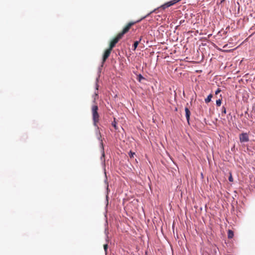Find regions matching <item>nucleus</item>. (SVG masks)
Segmentation results:
<instances>
[{
  "label": "nucleus",
  "instance_id": "9b49d317",
  "mask_svg": "<svg viewBox=\"0 0 255 255\" xmlns=\"http://www.w3.org/2000/svg\"><path fill=\"white\" fill-rule=\"evenodd\" d=\"M112 125L114 127L115 129H118V127L117 126V122L116 121V118H114V121L112 122Z\"/></svg>",
  "mask_w": 255,
  "mask_h": 255
},
{
  "label": "nucleus",
  "instance_id": "4468645a",
  "mask_svg": "<svg viewBox=\"0 0 255 255\" xmlns=\"http://www.w3.org/2000/svg\"><path fill=\"white\" fill-rule=\"evenodd\" d=\"M101 144L102 149V156L104 157L105 153H104V146H103V143L102 141H101Z\"/></svg>",
  "mask_w": 255,
  "mask_h": 255
},
{
  "label": "nucleus",
  "instance_id": "1a4fd4ad",
  "mask_svg": "<svg viewBox=\"0 0 255 255\" xmlns=\"http://www.w3.org/2000/svg\"><path fill=\"white\" fill-rule=\"evenodd\" d=\"M228 237L229 239H232L234 237V232L231 230H229L228 232Z\"/></svg>",
  "mask_w": 255,
  "mask_h": 255
},
{
  "label": "nucleus",
  "instance_id": "6ab92c4d",
  "mask_svg": "<svg viewBox=\"0 0 255 255\" xmlns=\"http://www.w3.org/2000/svg\"><path fill=\"white\" fill-rule=\"evenodd\" d=\"M229 180L230 181H233V178H232V176H231L229 177Z\"/></svg>",
  "mask_w": 255,
  "mask_h": 255
},
{
  "label": "nucleus",
  "instance_id": "ddd939ff",
  "mask_svg": "<svg viewBox=\"0 0 255 255\" xmlns=\"http://www.w3.org/2000/svg\"><path fill=\"white\" fill-rule=\"evenodd\" d=\"M226 114V109L225 107H223L222 108V115H225Z\"/></svg>",
  "mask_w": 255,
  "mask_h": 255
},
{
  "label": "nucleus",
  "instance_id": "412c9836",
  "mask_svg": "<svg viewBox=\"0 0 255 255\" xmlns=\"http://www.w3.org/2000/svg\"><path fill=\"white\" fill-rule=\"evenodd\" d=\"M98 86H97V87H96V90H98Z\"/></svg>",
  "mask_w": 255,
  "mask_h": 255
},
{
  "label": "nucleus",
  "instance_id": "f8f14e48",
  "mask_svg": "<svg viewBox=\"0 0 255 255\" xmlns=\"http://www.w3.org/2000/svg\"><path fill=\"white\" fill-rule=\"evenodd\" d=\"M222 99H219L216 101V105L217 106L220 107L221 105Z\"/></svg>",
  "mask_w": 255,
  "mask_h": 255
},
{
  "label": "nucleus",
  "instance_id": "f03ea898",
  "mask_svg": "<svg viewBox=\"0 0 255 255\" xmlns=\"http://www.w3.org/2000/svg\"><path fill=\"white\" fill-rule=\"evenodd\" d=\"M98 107L97 105L92 107V119L95 126H97V123L99 122L100 116L98 113Z\"/></svg>",
  "mask_w": 255,
  "mask_h": 255
},
{
  "label": "nucleus",
  "instance_id": "aec40b11",
  "mask_svg": "<svg viewBox=\"0 0 255 255\" xmlns=\"http://www.w3.org/2000/svg\"><path fill=\"white\" fill-rule=\"evenodd\" d=\"M95 97H98V93H95Z\"/></svg>",
  "mask_w": 255,
  "mask_h": 255
},
{
  "label": "nucleus",
  "instance_id": "20e7f679",
  "mask_svg": "<svg viewBox=\"0 0 255 255\" xmlns=\"http://www.w3.org/2000/svg\"><path fill=\"white\" fill-rule=\"evenodd\" d=\"M240 141L241 143L246 142L249 141V134L246 132H243L239 135Z\"/></svg>",
  "mask_w": 255,
  "mask_h": 255
},
{
  "label": "nucleus",
  "instance_id": "6e6552de",
  "mask_svg": "<svg viewBox=\"0 0 255 255\" xmlns=\"http://www.w3.org/2000/svg\"><path fill=\"white\" fill-rule=\"evenodd\" d=\"M141 37L140 38L139 41H136L134 42L133 45V50H135L136 49V48H137V47L139 43L141 41Z\"/></svg>",
  "mask_w": 255,
  "mask_h": 255
},
{
  "label": "nucleus",
  "instance_id": "7ed1b4c3",
  "mask_svg": "<svg viewBox=\"0 0 255 255\" xmlns=\"http://www.w3.org/2000/svg\"><path fill=\"white\" fill-rule=\"evenodd\" d=\"M122 38V37L118 34L116 37H115L110 42L109 47L110 49H112L116 45V44L118 42V41Z\"/></svg>",
  "mask_w": 255,
  "mask_h": 255
},
{
  "label": "nucleus",
  "instance_id": "a211bd4d",
  "mask_svg": "<svg viewBox=\"0 0 255 255\" xmlns=\"http://www.w3.org/2000/svg\"><path fill=\"white\" fill-rule=\"evenodd\" d=\"M144 78L141 75H139L138 76V81H140L141 79H143Z\"/></svg>",
  "mask_w": 255,
  "mask_h": 255
},
{
  "label": "nucleus",
  "instance_id": "9d476101",
  "mask_svg": "<svg viewBox=\"0 0 255 255\" xmlns=\"http://www.w3.org/2000/svg\"><path fill=\"white\" fill-rule=\"evenodd\" d=\"M213 97L212 94H210L206 99H205V102L206 103H208L211 101V99Z\"/></svg>",
  "mask_w": 255,
  "mask_h": 255
},
{
  "label": "nucleus",
  "instance_id": "f3484780",
  "mask_svg": "<svg viewBox=\"0 0 255 255\" xmlns=\"http://www.w3.org/2000/svg\"><path fill=\"white\" fill-rule=\"evenodd\" d=\"M221 91V89L220 88H218L215 92V94L218 95L219 93H220Z\"/></svg>",
  "mask_w": 255,
  "mask_h": 255
},
{
  "label": "nucleus",
  "instance_id": "dca6fc26",
  "mask_svg": "<svg viewBox=\"0 0 255 255\" xmlns=\"http://www.w3.org/2000/svg\"><path fill=\"white\" fill-rule=\"evenodd\" d=\"M135 154L134 152H132V151H130L128 153V155L129 156H130V158H132L133 157V155Z\"/></svg>",
  "mask_w": 255,
  "mask_h": 255
},
{
  "label": "nucleus",
  "instance_id": "0eeeda50",
  "mask_svg": "<svg viewBox=\"0 0 255 255\" xmlns=\"http://www.w3.org/2000/svg\"><path fill=\"white\" fill-rule=\"evenodd\" d=\"M185 111L186 118L188 123H189V119H190V112L187 107L185 108Z\"/></svg>",
  "mask_w": 255,
  "mask_h": 255
},
{
  "label": "nucleus",
  "instance_id": "2eb2a0df",
  "mask_svg": "<svg viewBox=\"0 0 255 255\" xmlns=\"http://www.w3.org/2000/svg\"><path fill=\"white\" fill-rule=\"evenodd\" d=\"M108 247V244H105L104 245V249L106 254L107 253Z\"/></svg>",
  "mask_w": 255,
  "mask_h": 255
},
{
  "label": "nucleus",
  "instance_id": "423d86ee",
  "mask_svg": "<svg viewBox=\"0 0 255 255\" xmlns=\"http://www.w3.org/2000/svg\"><path fill=\"white\" fill-rule=\"evenodd\" d=\"M112 49L109 48L104 52L103 56V63H104L109 57Z\"/></svg>",
  "mask_w": 255,
  "mask_h": 255
},
{
  "label": "nucleus",
  "instance_id": "39448f33",
  "mask_svg": "<svg viewBox=\"0 0 255 255\" xmlns=\"http://www.w3.org/2000/svg\"><path fill=\"white\" fill-rule=\"evenodd\" d=\"M181 0H172L170 1H168L167 2L165 3L164 4L162 5L160 7H159V8H162L163 9H164L169 6H171L174 4L176 3L177 2L180 1Z\"/></svg>",
  "mask_w": 255,
  "mask_h": 255
},
{
  "label": "nucleus",
  "instance_id": "f257e3e1",
  "mask_svg": "<svg viewBox=\"0 0 255 255\" xmlns=\"http://www.w3.org/2000/svg\"><path fill=\"white\" fill-rule=\"evenodd\" d=\"M158 9H159V7H158L156 9H154V10H153L152 11H150L149 13H148L147 15H146L145 16L142 17L140 19L138 20H137L136 21H135V22H129V23H128L127 25L124 28V29H123L122 31L120 32L119 34L123 37V35L126 34V33H127L129 29L130 28V27L133 25L134 24H135L137 22H138L139 21H140L142 19H143L144 18H146V17L148 16L149 15H150V14H151L152 13H153V12H156V10H157Z\"/></svg>",
  "mask_w": 255,
  "mask_h": 255
}]
</instances>
